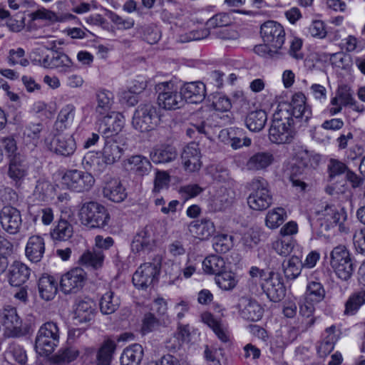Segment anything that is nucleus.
Instances as JSON below:
<instances>
[{"label": "nucleus", "instance_id": "obj_29", "mask_svg": "<svg viewBox=\"0 0 365 365\" xmlns=\"http://www.w3.org/2000/svg\"><path fill=\"white\" fill-rule=\"evenodd\" d=\"M115 349L114 341L110 339L105 340L96 351V365H110Z\"/></svg>", "mask_w": 365, "mask_h": 365}, {"label": "nucleus", "instance_id": "obj_62", "mask_svg": "<svg viewBox=\"0 0 365 365\" xmlns=\"http://www.w3.org/2000/svg\"><path fill=\"white\" fill-rule=\"evenodd\" d=\"M181 158L184 160L200 158V151L198 144L190 143L186 145L182 150Z\"/></svg>", "mask_w": 365, "mask_h": 365}, {"label": "nucleus", "instance_id": "obj_34", "mask_svg": "<svg viewBox=\"0 0 365 365\" xmlns=\"http://www.w3.org/2000/svg\"><path fill=\"white\" fill-rule=\"evenodd\" d=\"M56 139L55 151L56 153L63 156L69 157L73 153L76 149V143L71 134L67 138L61 135V133H58Z\"/></svg>", "mask_w": 365, "mask_h": 365}, {"label": "nucleus", "instance_id": "obj_12", "mask_svg": "<svg viewBox=\"0 0 365 365\" xmlns=\"http://www.w3.org/2000/svg\"><path fill=\"white\" fill-rule=\"evenodd\" d=\"M86 279V274L82 268L72 269L61 277L60 288L66 294L76 293L84 286Z\"/></svg>", "mask_w": 365, "mask_h": 365}, {"label": "nucleus", "instance_id": "obj_47", "mask_svg": "<svg viewBox=\"0 0 365 365\" xmlns=\"http://www.w3.org/2000/svg\"><path fill=\"white\" fill-rule=\"evenodd\" d=\"M232 19L228 14L219 13L209 19L206 22V26L209 29H222L231 25Z\"/></svg>", "mask_w": 365, "mask_h": 365}, {"label": "nucleus", "instance_id": "obj_11", "mask_svg": "<svg viewBox=\"0 0 365 365\" xmlns=\"http://www.w3.org/2000/svg\"><path fill=\"white\" fill-rule=\"evenodd\" d=\"M0 317L8 336L19 337L26 334L27 331L22 327V321L17 314L16 308L9 306L4 307Z\"/></svg>", "mask_w": 365, "mask_h": 365}, {"label": "nucleus", "instance_id": "obj_9", "mask_svg": "<svg viewBox=\"0 0 365 365\" xmlns=\"http://www.w3.org/2000/svg\"><path fill=\"white\" fill-rule=\"evenodd\" d=\"M61 180L68 189L77 192L88 191L95 182L94 178L91 173L78 170L66 171Z\"/></svg>", "mask_w": 365, "mask_h": 365}, {"label": "nucleus", "instance_id": "obj_27", "mask_svg": "<svg viewBox=\"0 0 365 365\" xmlns=\"http://www.w3.org/2000/svg\"><path fill=\"white\" fill-rule=\"evenodd\" d=\"M144 350L139 344L127 346L120 356L121 365H140L143 358Z\"/></svg>", "mask_w": 365, "mask_h": 365}, {"label": "nucleus", "instance_id": "obj_24", "mask_svg": "<svg viewBox=\"0 0 365 365\" xmlns=\"http://www.w3.org/2000/svg\"><path fill=\"white\" fill-rule=\"evenodd\" d=\"M94 314L93 302L91 299H78L73 309V319L76 323L90 322Z\"/></svg>", "mask_w": 365, "mask_h": 365}, {"label": "nucleus", "instance_id": "obj_26", "mask_svg": "<svg viewBox=\"0 0 365 365\" xmlns=\"http://www.w3.org/2000/svg\"><path fill=\"white\" fill-rule=\"evenodd\" d=\"M153 228L150 225H147L145 228L137 234L131 243V250L135 252L148 250L151 248L152 243L154 241L152 236Z\"/></svg>", "mask_w": 365, "mask_h": 365}, {"label": "nucleus", "instance_id": "obj_13", "mask_svg": "<svg viewBox=\"0 0 365 365\" xmlns=\"http://www.w3.org/2000/svg\"><path fill=\"white\" fill-rule=\"evenodd\" d=\"M124 126V116L118 112H111L104 116L98 128L102 137L108 140L115 137L122 130Z\"/></svg>", "mask_w": 365, "mask_h": 365}, {"label": "nucleus", "instance_id": "obj_18", "mask_svg": "<svg viewBox=\"0 0 365 365\" xmlns=\"http://www.w3.org/2000/svg\"><path fill=\"white\" fill-rule=\"evenodd\" d=\"M41 65L44 68L56 69L58 72L66 73L70 71L73 63L66 54L53 51L43 58Z\"/></svg>", "mask_w": 365, "mask_h": 365}, {"label": "nucleus", "instance_id": "obj_48", "mask_svg": "<svg viewBox=\"0 0 365 365\" xmlns=\"http://www.w3.org/2000/svg\"><path fill=\"white\" fill-rule=\"evenodd\" d=\"M215 280L218 287L223 290H232L237 284L235 274L231 272H222L215 276Z\"/></svg>", "mask_w": 365, "mask_h": 365}, {"label": "nucleus", "instance_id": "obj_38", "mask_svg": "<svg viewBox=\"0 0 365 365\" xmlns=\"http://www.w3.org/2000/svg\"><path fill=\"white\" fill-rule=\"evenodd\" d=\"M178 152L175 147L170 145H158L150 151V158L158 160H175Z\"/></svg>", "mask_w": 365, "mask_h": 365}, {"label": "nucleus", "instance_id": "obj_10", "mask_svg": "<svg viewBox=\"0 0 365 365\" xmlns=\"http://www.w3.org/2000/svg\"><path fill=\"white\" fill-rule=\"evenodd\" d=\"M263 42H266L273 48L279 51L285 40V31L283 26L274 21L264 22L260 28Z\"/></svg>", "mask_w": 365, "mask_h": 365}, {"label": "nucleus", "instance_id": "obj_8", "mask_svg": "<svg viewBox=\"0 0 365 365\" xmlns=\"http://www.w3.org/2000/svg\"><path fill=\"white\" fill-rule=\"evenodd\" d=\"M253 192L247 198V203L251 209L264 210L272 204V197L267 188V182L262 178L254 179L251 183Z\"/></svg>", "mask_w": 365, "mask_h": 365}, {"label": "nucleus", "instance_id": "obj_44", "mask_svg": "<svg viewBox=\"0 0 365 365\" xmlns=\"http://www.w3.org/2000/svg\"><path fill=\"white\" fill-rule=\"evenodd\" d=\"M325 294L324 286L320 282L312 281L307 286L305 298L307 301L319 303L324 299Z\"/></svg>", "mask_w": 365, "mask_h": 365}, {"label": "nucleus", "instance_id": "obj_2", "mask_svg": "<svg viewBox=\"0 0 365 365\" xmlns=\"http://www.w3.org/2000/svg\"><path fill=\"white\" fill-rule=\"evenodd\" d=\"M159 108L151 103H141L135 109L132 125L140 132H148L154 130L160 123Z\"/></svg>", "mask_w": 365, "mask_h": 365}, {"label": "nucleus", "instance_id": "obj_15", "mask_svg": "<svg viewBox=\"0 0 365 365\" xmlns=\"http://www.w3.org/2000/svg\"><path fill=\"white\" fill-rule=\"evenodd\" d=\"M262 287L270 301L279 302L285 296V287L281 277L277 273L271 272Z\"/></svg>", "mask_w": 365, "mask_h": 365}, {"label": "nucleus", "instance_id": "obj_21", "mask_svg": "<svg viewBox=\"0 0 365 365\" xmlns=\"http://www.w3.org/2000/svg\"><path fill=\"white\" fill-rule=\"evenodd\" d=\"M103 193L105 197L115 202L123 201L127 196L125 189L120 181L116 178H110L105 181Z\"/></svg>", "mask_w": 365, "mask_h": 365}, {"label": "nucleus", "instance_id": "obj_63", "mask_svg": "<svg viewBox=\"0 0 365 365\" xmlns=\"http://www.w3.org/2000/svg\"><path fill=\"white\" fill-rule=\"evenodd\" d=\"M330 61L335 66L344 68L349 66L350 57L343 52H338L331 55Z\"/></svg>", "mask_w": 365, "mask_h": 365}, {"label": "nucleus", "instance_id": "obj_45", "mask_svg": "<svg viewBox=\"0 0 365 365\" xmlns=\"http://www.w3.org/2000/svg\"><path fill=\"white\" fill-rule=\"evenodd\" d=\"M165 319L155 317L154 313L148 312L144 315L142 321L141 331L143 334L153 331L161 326H165Z\"/></svg>", "mask_w": 365, "mask_h": 365}, {"label": "nucleus", "instance_id": "obj_37", "mask_svg": "<svg viewBox=\"0 0 365 365\" xmlns=\"http://www.w3.org/2000/svg\"><path fill=\"white\" fill-rule=\"evenodd\" d=\"M55 186L49 181L39 180L37 181L34 195L41 201H48L54 197Z\"/></svg>", "mask_w": 365, "mask_h": 365}, {"label": "nucleus", "instance_id": "obj_51", "mask_svg": "<svg viewBox=\"0 0 365 365\" xmlns=\"http://www.w3.org/2000/svg\"><path fill=\"white\" fill-rule=\"evenodd\" d=\"M322 215L326 217L327 222L331 225H339L344 220V213L339 212L334 205H326L322 211Z\"/></svg>", "mask_w": 365, "mask_h": 365}, {"label": "nucleus", "instance_id": "obj_31", "mask_svg": "<svg viewBox=\"0 0 365 365\" xmlns=\"http://www.w3.org/2000/svg\"><path fill=\"white\" fill-rule=\"evenodd\" d=\"M215 226L210 220L204 219L200 221H194L189 225V231L195 237L205 240L215 232Z\"/></svg>", "mask_w": 365, "mask_h": 365}, {"label": "nucleus", "instance_id": "obj_35", "mask_svg": "<svg viewBox=\"0 0 365 365\" xmlns=\"http://www.w3.org/2000/svg\"><path fill=\"white\" fill-rule=\"evenodd\" d=\"M365 304V288L353 293L345 303L344 314L354 315Z\"/></svg>", "mask_w": 365, "mask_h": 365}, {"label": "nucleus", "instance_id": "obj_61", "mask_svg": "<svg viewBox=\"0 0 365 365\" xmlns=\"http://www.w3.org/2000/svg\"><path fill=\"white\" fill-rule=\"evenodd\" d=\"M334 336H328L322 341L317 348V353L320 357H325L334 349Z\"/></svg>", "mask_w": 365, "mask_h": 365}, {"label": "nucleus", "instance_id": "obj_46", "mask_svg": "<svg viewBox=\"0 0 365 365\" xmlns=\"http://www.w3.org/2000/svg\"><path fill=\"white\" fill-rule=\"evenodd\" d=\"M286 218L287 212L284 208H274L267 212L265 224L270 229H276L284 222Z\"/></svg>", "mask_w": 365, "mask_h": 365}, {"label": "nucleus", "instance_id": "obj_43", "mask_svg": "<svg viewBox=\"0 0 365 365\" xmlns=\"http://www.w3.org/2000/svg\"><path fill=\"white\" fill-rule=\"evenodd\" d=\"M96 111L100 115H105L111 109L113 95L108 91H101L96 95Z\"/></svg>", "mask_w": 365, "mask_h": 365}, {"label": "nucleus", "instance_id": "obj_49", "mask_svg": "<svg viewBox=\"0 0 365 365\" xmlns=\"http://www.w3.org/2000/svg\"><path fill=\"white\" fill-rule=\"evenodd\" d=\"M214 250L218 253H226L233 247V237L226 234L218 235L213 238Z\"/></svg>", "mask_w": 365, "mask_h": 365}, {"label": "nucleus", "instance_id": "obj_59", "mask_svg": "<svg viewBox=\"0 0 365 365\" xmlns=\"http://www.w3.org/2000/svg\"><path fill=\"white\" fill-rule=\"evenodd\" d=\"M302 40L299 38H294L290 42L289 49V54L296 60H302L304 58V54L302 52Z\"/></svg>", "mask_w": 365, "mask_h": 365}, {"label": "nucleus", "instance_id": "obj_56", "mask_svg": "<svg viewBox=\"0 0 365 365\" xmlns=\"http://www.w3.org/2000/svg\"><path fill=\"white\" fill-rule=\"evenodd\" d=\"M170 182V177L165 171H157L154 180V192H159L163 189H168Z\"/></svg>", "mask_w": 365, "mask_h": 365}, {"label": "nucleus", "instance_id": "obj_52", "mask_svg": "<svg viewBox=\"0 0 365 365\" xmlns=\"http://www.w3.org/2000/svg\"><path fill=\"white\" fill-rule=\"evenodd\" d=\"M79 355L78 349L73 347H66L58 351L55 356L57 363H69L74 361Z\"/></svg>", "mask_w": 365, "mask_h": 365}, {"label": "nucleus", "instance_id": "obj_16", "mask_svg": "<svg viewBox=\"0 0 365 365\" xmlns=\"http://www.w3.org/2000/svg\"><path fill=\"white\" fill-rule=\"evenodd\" d=\"M219 137L235 150L243 146L247 147L251 144V139L246 135L245 130L242 128L223 129L220 131Z\"/></svg>", "mask_w": 365, "mask_h": 365}, {"label": "nucleus", "instance_id": "obj_4", "mask_svg": "<svg viewBox=\"0 0 365 365\" xmlns=\"http://www.w3.org/2000/svg\"><path fill=\"white\" fill-rule=\"evenodd\" d=\"M59 341V330L56 323L48 322L39 329L36 340L35 349L41 356L51 354Z\"/></svg>", "mask_w": 365, "mask_h": 365}, {"label": "nucleus", "instance_id": "obj_14", "mask_svg": "<svg viewBox=\"0 0 365 365\" xmlns=\"http://www.w3.org/2000/svg\"><path fill=\"white\" fill-rule=\"evenodd\" d=\"M0 222L8 233L16 234L21 226L22 219L19 210L11 206H5L0 212Z\"/></svg>", "mask_w": 365, "mask_h": 365}, {"label": "nucleus", "instance_id": "obj_58", "mask_svg": "<svg viewBox=\"0 0 365 365\" xmlns=\"http://www.w3.org/2000/svg\"><path fill=\"white\" fill-rule=\"evenodd\" d=\"M255 52L260 56L274 58L278 57L281 52L277 49L273 48L271 46L264 42L263 44L257 45L254 48Z\"/></svg>", "mask_w": 365, "mask_h": 365}, {"label": "nucleus", "instance_id": "obj_25", "mask_svg": "<svg viewBox=\"0 0 365 365\" xmlns=\"http://www.w3.org/2000/svg\"><path fill=\"white\" fill-rule=\"evenodd\" d=\"M30 275V269L21 262H14L11 265L9 279L11 286L19 287L24 284Z\"/></svg>", "mask_w": 365, "mask_h": 365}, {"label": "nucleus", "instance_id": "obj_36", "mask_svg": "<svg viewBox=\"0 0 365 365\" xmlns=\"http://www.w3.org/2000/svg\"><path fill=\"white\" fill-rule=\"evenodd\" d=\"M120 299L113 291L105 293L100 301V309L103 314H110L120 306Z\"/></svg>", "mask_w": 365, "mask_h": 365}, {"label": "nucleus", "instance_id": "obj_5", "mask_svg": "<svg viewBox=\"0 0 365 365\" xmlns=\"http://www.w3.org/2000/svg\"><path fill=\"white\" fill-rule=\"evenodd\" d=\"M162 257L156 255L152 262L141 264L133 276V283L135 287L146 289L158 281L161 269Z\"/></svg>", "mask_w": 365, "mask_h": 365}, {"label": "nucleus", "instance_id": "obj_40", "mask_svg": "<svg viewBox=\"0 0 365 365\" xmlns=\"http://www.w3.org/2000/svg\"><path fill=\"white\" fill-rule=\"evenodd\" d=\"M73 226L67 220L60 219L58 225L51 231V235L54 240L66 241L73 235Z\"/></svg>", "mask_w": 365, "mask_h": 365}, {"label": "nucleus", "instance_id": "obj_3", "mask_svg": "<svg viewBox=\"0 0 365 365\" xmlns=\"http://www.w3.org/2000/svg\"><path fill=\"white\" fill-rule=\"evenodd\" d=\"M81 223L88 228H103L108 223L110 215L104 206L96 202L84 203L80 209Z\"/></svg>", "mask_w": 365, "mask_h": 365}, {"label": "nucleus", "instance_id": "obj_30", "mask_svg": "<svg viewBox=\"0 0 365 365\" xmlns=\"http://www.w3.org/2000/svg\"><path fill=\"white\" fill-rule=\"evenodd\" d=\"M57 282L51 276H42L38 282V293L41 299L50 301L57 293Z\"/></svg>", "mask_w": 365, "mask_h": 365}, {"label": "nucleus", "instance_id": "obj_20", "mask_svg": "<svg viewBox=\"0 0 365 365\" xmlns=\"http://www.w3.org/2000/svg\"><path fill=\"white\" fill-rule=\"evenodd\" d=\"M239 307L242 317L250 321H258L263 315V309L258 302L254 299L242 297Z\"/></svg>", "mask_w": 365, "mask_h": 365}, {"label": "nucleus", "instance_id": "obj_28", "mask_svg": "<svg viewBox=\"0 0 365 365\" xmlns=\"http://www.w3.org/2000/svg\"><path fill=\"white\" fill-rule=\"evenodd\" d=\"M115 349L114 341L110 339L105 340L96 351V365H110Z\"/></svg>", "mask_w": 365, "mask_h": 365}, {"label": "nucleus", "instance_id": "obj_39", "mask_svg": "<svg viewBox=\"0 0 365 365\" xmlns=\"http://www.w3.org/2000/svg\"><path fill=\"white\" fill-rule=\"evenodd\" d=\"M202 266L205 272L217 276L223 272L225 267V262L222 257L213 255L204 259Z\"/></svg>", "mask_w": 365, "mask_h": 365}, {"label": "nucleus", "instance_id": "obj_42", "mask_svg": "<svg viewBox=\"0 0 365 365\" xmlns=\"http://www.w3.org/2000/svg\"><path fill=\"white\" fill-rule=\"evenodd\" d=\"M103 259L104 255L102 251H86L81 256L79 262L82 265L92 267L97 269L102 266Z\"/></svg>", "mask_w": 365, "mask_h": 365}, {"label": "nucleus", "instance_id": "obj_57", "mask_svg": "<svg viewBox=\"0 0 365 365\" xmlns=\"http://www.w3.org/2000/svg\"><path fill=\"white\" fill-rule=\"evenodd\" d=\"M26 168L21 161H11L9 168V175L11 178L17 180L24 178L26 175Z\"/></svg>", "mask_w": 365, "mask_h": 365}, {"label": "nucleus", "instance_id": "obj_50", "mask_svg": "<svg viewBox=\"0 0 365 365\" xmlns=\"http://www.w3.org/2000/svg\"><path fill=\"white\" fill-rule=\"evenodd\" d=\"M178 337L171 339L167 345V348L171 351H175L182 346V341L190 336V329L188 325L179 324Z\"/></svg>", "mask_w": 365, "mask_h": 365}, {"label": "nucleus", "instance_id": "obj_19", "mask_svg": "<svg viewBox=\"0 0 365 365\" xmlns=\"http://www.w3.org/2000/svg\"><path fill=\"white\" fill-rule=\"evenodd\" d=\"M184 101L190 103H201L205 97V85L201 81L187 82L180 89Z\"/></svg>", "mask_w": 365, "mask_h": 365}, {"label": "nucleus", "instance_id": "obj_17", "mask_svg": "<svg viewBox=\"0 0 365 365\" xmlns=\"http://www.w3.org/2000/svg\"><path fill=\"white\" fill-rule=\"evenodd\" d=\"M306 96L301 92L293 95L292 102L284 109H288L291 117L300 118L307 122L312 116L311 109L306 105Z\"/></svg>", "mask_w": 365, "mask_h": 365}, {"label": "nucleus", "instance_id": "obj_1", "mask_svg": "<svg viewBox=\"0 0 365 365\" xmlns=\"http://www.w3.org/2000/svg\"><path fill=\"white\" fill-rule=\"evenodd\" d=\"M284 106H279L277 111L273 115V120L269 130V140L277 144L290 143L294 138V130L291 125L292 118L288 109H283Z\"/></svg>", "mask_w": 365, "mask_h": 365}, {"label": "nucleus", "instance_id": "obj_22", "mask_svg": "<svg viewBox=\"0 0 365 365\" xmlns=\"http://www.w3.org/2000/svg\"><path fill=\"white\" fill-rule=\"evenodd\" d=\"M75 111L76 107L73 104H67L60 110L54 123V128L57 133H63L73 125Z\"/></svg>", "mask_w": 365, "mask_h": 365}, {"label": "nucleus", "instance_id": "obj_23", "mask_svg": "<svg viewBox=\"0 0 365 365\" xmlns=\"http://www.w3.org/2000/svg\"><path fill=\"white\" fill-rule=\"evenodd\" d=\"M45 252V243L40 236L29 237L26 246V256L32 262H38L43 257Z\"/></svg>", "mask_w": 365, "mask_h": 365}, {"label": "nucleus", "instance_id": "obj_60", "mask_svg": "<svg viewBox=\"0 0 365 365\" xmlns=\"http://www.w3.org/2000/svg\"><path fill=\"white\" fill-rule=\"evenodd\" d=\"M353 242L356 251L365 255V227L354 232Z\"/></svg>", "mask_w": 365, "mask_h": 365}, {"label": "nucleus", "instance_id": "obj_54", "mask_svg": "<svg viewBox=\"0 0 365 365\" xmlns=\"http://www.w3.org/2000/svg\"><path fill=\"white\" fill-rule=\"evenodd\" d=\"M1 156L14 160L16 158V144L14 138H6L2 140Z\"/></svg>", "mask_w": 365, "mask_h": 365}, {"label": "nucleus", "instance_id": "obj_55", "mask_svg": "<svg viewBox=\"0 0 365 365\" xmlns=\"http://www.w3.org/2000/svg\"><path fill=\"white\" fill-rule=\"evenodd\" d=\"M6 354L11 356L16 361L21 364H25L27 360L26 351L20 345L15 343L10 344Z\"/></svg>", "mask_w": 365, "mask_h": 365}, {"label": "nucleus", "instance_id": "obj_7", "mask_svg": "<svg viewBox=\"0 0 365 365\" xmlns=\"http://www.w3.org/2000/svg\"><path fill=\"white\" fill-rule=\"evenodd\" d=\"M330 264L336 274L342 280L349 279L353 273L350 254L345 246L339 245L331 252Z\"/></svg>", "mask_w": 365, "mask_h": 365}, {"label": "nucleus", "instance_id": "obj_41", "mask_svg": "<svg viewBox=\"0 0 365 365\" xmlns=\"http://www.w3.org/2000/svg\"><path fill=\"white\" fill-rule=\"evenodd\" d=\"M303 264L297 256H292L282 264L284 276L288 279H294L301 274Z\"/></svg>", "mask_w": 365, "mask_h": 365}, {"label": "nucleus", "instance_id": "obj_53", "mask_svg": "<svg viewBox=\"0 0 365 365\" xmlns=\"http://www.w3.org/2000/svg\"><path fill=\"white\" fill-rule=\"evenodd\" d=\"M43 129V125L41 123H32L29 125L26 126L24 135L26 138H28L29 140L34 145H36L39 141L40 134Z\"/></svg>", "mask_w": 365, "mask_h": 365}, {"label": "nucleus", "instance_id": "obj_6", "mask_svg": "<svg viewBox=\"0 0 365 365\" xmlns=\"http://www.w3.org/2000/svg\"><path fill=\"white\" fill-rule=\"evenodd\" d=\"M155 91L158 93L159 107L171 110L178 109L184 105L181 91H178L177 86L173 82L159 83L155 86Z\"/></svg>", "mask_w": 365, "mask_h": 365}, {"label": "nucleus", "instance_id": "obj_32", "mask_svg": "<svg viewBox=\"0 0 365 365\" xmlns=\"http://www.w3.org/2000/svg\"><path fill=\"white\" fill-rule=\"evenodd\" d=\"M267 120V113L263 110L250 112L246 117L245 123L247 128L254 132L260 131Z\"/></svg>", "mask_w": 365, "mask_h": 365}, {"label": "nucleus", "instance_id": "obj_33", "mask_svg": "<svg viewBox=\"0 0 365 365\" xmlns=\"http://www.w3.org/2000/svg\"><path fill=\"white\" fill-rule=\"evenodd\" d=\"M235 192L230 189L221 187L212 199V205L215 211H220L229 207L233 202Z\"/></svg>", "mask_w": 365, "mask_h": 365}, {"label": "nucleus", "instance_id": "obj_64", "mask_svg": "<svg viewBox=\"0 0 365 365\" xmlns=\"http://www.w3.org/2000/svg\"><path fill=\"white\" fill-rule=\"evenodd\" d=\"M205 357L206 360L211 362L212 365H222L221 359L223 358L222 350L210 349L207 346L205 350Z\"/></svg>", "mask_w": 365, "mask_h": 365}]
</instances>
